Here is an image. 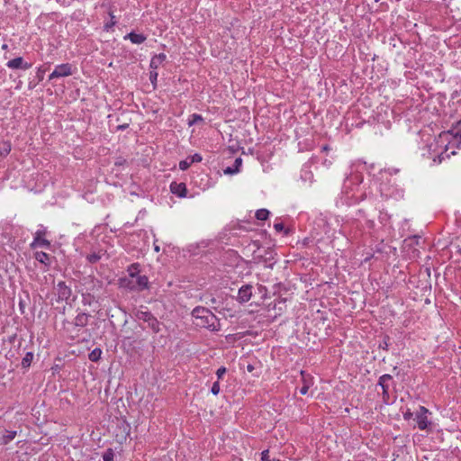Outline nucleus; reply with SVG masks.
<instances>
[{
  "label": "nucleus",
  "mask_w": 461,
  "mask_h": 461,
  "mask_svg": "<svg viewBox=\"0 0 461 461\" xmlns=\"http://www.w3.org/2000/svg\"><path fill=\"white\" fill-rule=\"evenodd\" d=\"M16 431L15 430H5V434L2 437V443L3 444H8L11 442L14 438L16 437Z\"/></svg>",
  "instance_id": "obj_23"
},
{
  "label": "nucleus",
  "mask_w": 461,
  "mask_h": 461,
  "mask_svg": "<svg viewBox=\"0 0 461 461\" xmlns=\"http://www.w3.org/2000/svg\"><path fill=\"white\" fill-rule=\"evenodd\" d=\"M274 229L277 232H281L284 230V224L282 222H275L274 223Z\"/></svg>",
  "instance_id": "obj_36"
},
{
  "label": "nucleus",
  "mask_w": 461,
  "mask_h": 461,
  "mask_svg": "<svg viewBox=\"0 0 461 461\" xmlns=\"http://www.w3.org/2000/svg\"><path fill=\"white\" fill-rule=\"evenodd\" d=\"M362 176L351 174L343 184L341 196L337 201V204L352 205L365 199L364 187L361 186Z\"/></svg>",
  "instance_id": "obj_2"
},
{
  "label": "nucleus",
  "mask_w": 461,
  "mask_h": 461,
  "mask_svg": "<svg viewBox=\"0 0 461 461\" xmlns=\"http://www.w3.org/2000/svg\"><path fill=\"white\" fill-rule=\"evenodd\" d=\"M110 16H111V19H112V22L105 24V29L107 30L108 28L113 26L115 23H116V21L114 20V15L113 14H110Z\"/></svg>",
  "instance_id": "obj_37"
},
{
  "label": "nucleus",
  "mask_w": 461,
  "mask_h": 461,
  "mask_svg": "<svg viewBox=\"0 0 461 461\" xmlns=\"http://www.w3.org/2000/svg\"><path fill=\"white\" fill-rule=\"evenodd\" d=\"M12 149L11 142L5 140L0 142V158L6 157Z\"/></svg>",
  "instance_id": "obj_22"
},
{
  "label": "nucleus",
  "mask_w": 461,
  "mask_h": 461,
  "mask_svg": "<svg viewBox=\"0 0 461 461\" xmlns=\"http://www.w3.org/2000/svg\"><path fill=\"white\" fill-rule=\"evenodd\" d=\"M203 119L202 117V115L198 114V113H193L189 119H188V125L189 126H192V125H194L196 124L197 122H202Z\"/></svg>",
  "instance_id": "obj_26"
},
{
  "label": "nucleus",
  "mask_w": 461,
  "mask_h": 461,
  "mask_svg": "<svg viewBox=\"0 0 461 461\" xmlns=\"http://www.w3.org/2000/svg\"><path fill=\"white\" fill-rule=\"evenodd\" d=\"M140 265L139 263H133L130 265L127 268L128 276L125 278H135L138 276H141L140 273Z\"/></svg>",
  "instance_id": "obj_19"
},
{
  "label": "nucleus",
  "mask_w": 461,
  "mask_h": 461,
  "mask_svg": "<svg viewBox=\"0 0 461 461\" xmlns=\"http://www.w3.org/2000/svg\"><path fill=\"white\" fill-rule=\"evenodd\" d=\"M167 56L164 53H159L151 58L149 67L152 69H157L166 60Z\"/></svg>",
  "instance_id": "obj_18"
},
{
  "label": "nucleus",
  "mask_w": 461,
  "mask_h": 461,
  "mask_svg": "<svg viewBox=\"0 0 461 461\" xmlns=\"http://www.w3.org/2000/svg\"><path fill=\"white\" fill-rule=\"evenodd\" d=\"M252 296V286L249 285H243L240 288L238 293V300L240 303H247Z\"/></svg>",
  "instance_id": "obj_14"
},
{
  "label": "nucleus",
  "mask_w": 461,
  "mask_h": 461,
  "mask_svg": "<svg viewBox=\"0 0 461 461\" xmlns=\"http://www.w3.org/2000/svg\"><path fill=\"white\" fill-rule=\"evenodd\" d=\"M120 129H125L126 128V125H122V126H119Z\"/></svg>",
  "instance_id": "obj_43"
},
{
  "label": "nucleus",
  "mask_w": 461,
  "mask_h": 461,
  "mask_svg": "<svg viewBox=\"0 0 461 461\" xmlns=\"http://www.w3.org/2000/svg\"><path fill=\"white\" fill-rule=\"evenodd\" d=\"M269 215V211L267 209H259L256 212V218L259 221H265Z\"/></svg>",
  "instance_id": "obj_25"
},
{
  "label": "nucleus",
  "mask_w": 461,
  "mask_h": 461,
  "mask_svg": "<svg viewBox=\"0 0 461 461\" xmlns=\"http://www.w3.org/2000/svg\"><path fill=\"white\" fill-rule=\"evenodd\" d=\"M211 393L214 395H217L220 393V384L219 382H214L212 388Z\"/></svg>",
  "instance_id": "obj_32"
},
{
  "label": "nucleus",
  "mask_w": 461,
  "mask_h": 461,
  "mask_svg": "<svg viewBox=\"0 0 461 461\" xmlns=\"http://www.w3.org/2000/svg\"><path fill=\"white\" fill-rule=\"evenodd\" d=\"M194 325L211 331H218L221 328L219 319L207 308L197 306L192 311Z\"/></svg>",
  "instance_id": "obj_4"
},
{
  "label": "nucleus",
  "mask_w": 461,
  "mask_h": 461,
  "mask_svg": "<svg viewBox=\"0 0 461 461\" xmlns=\"http://www.w3.org/2000/svg\"><path fill=\"white\" fill-rule=\"evenodd\" d=\"M55 290L59 301H67L71 295V289L65 284V282H59Z\"/></svg>",
  "instance_id": "obj_12"
},
{
  "label": "nucleus",
  "mask_w": 461,
  "mask_h": 461,
  "mask_svg": "<svg viewBox=\"0 0 461 461\" xmlns=\"http://www.w3.org/2000/svg\"><path fill=\"white\" fill-rule=\"evenodd\" d=\"M242 159L240 158H237L234 161V164L232 167H228L224 169V173L226 175H233L240 171V167H241Z\"/></svg>",
  "instance_id": "obj_21"
},
{
  "label": "nucleus",
  "mask_w": 461,
  "mask_h": 461,
  "mask_svg": "<svg viewBox=\"0 0 461 461\" xmlns=\"http://www.w3.org/2000/svg\"><path fill=\"white\" fill-rule=\"evenodd\" d=\"M411 416H412V413H411V411H407V412H405V413L403 414V418H404L405 420H409V419H411Z\"/></svg>",
  "instance_id": "obj_40"
},
{
  "label": "nucleus",
  "mask_w": 461,
  "mask_h": 461,
  "mask_svg": "<svg viewBox=\"0 0 461 461\" xmlns=\"http://www.w3.org/2000/svg\"><path fill=\"white\" fill-rule=\"evenodd\" d=\"M104 461H113V453L111 449L106 451L103 456Z\"/></svg>",
  "instance_id": "obj_30"
},
{
  "label": "nucleus",
  "mask_w": 461,
  "mask_h": 461,
  "mask_svg": "<svg viewBox=\"0 0 461 461\" xmlns=\"http://www.w3.org/2000/svg\"><path fill=\"white\" fill-rule=\"evenodd\" d=\"M460 252H461V249H460Z\"/></svg>",
  "instance_id": "obj_44"
},
{
  "label": "nucleus",
  "mask_w": 461,
  "mask_h": 461,
  "mask_svg": "<svg viewBox=\"0 0 461 461\" xmlns=\"http://www.w3.org/2000/svg\"><path fill=\"white\" fill-rule=\"evenodd\" d=\"M2 50H8V45H7L6 43H4V44L2 45Z\"/></svg>",
  "instance_id": "obj_42"
},
{
  "label": "nucleus",
  "mask_w": 461,
  "mask_h": 461,
  "mask_svg": "<svg viewBox=\"0 0 461 461\" xmlns=\"http://www.w3.org/2000/svg\"><path fill=\"white\" fill-rule=\"evenodd\" d=\"M33 359V354L32 352H27L24 357L22 360V365L23 367L30 366L32 361Z\"/></svg>",
  "instance_id": "obj_27"
},
{
  "label": "nucleus",
  "mask_w": 461,
  "mask_h": 461,
  "mask_svg": "<svg viewBox=\"0 0 461 461\" xmlns=\"http://www.w3.org/2000/svg\"><path fill=\"white\" fill-rule=\"evenodd\" d=\"M6 67L10 69H23L27 70L32 68V64L25 62L22 57H17L9 60Z\"/></svg>",
  "instance_id": "obj_11"
},
{
  "label": "nucleus",
  "mask_w": 461,
  "mask_h": 461,
  "mask_svg": "<svg viewBox=\"0 0 461 461\" xmlns=\"http://www.w3.org/2000/svg\"><path fill=\"white\" fill-rule=\"evenodd\" d=\"M100 259V256L96 253H92L87 256V260L90 263H95Z\"/></svg>",
  "instance_id": "obj_31"
},
{
  "label": "nucleus",
  "mask_w": 461,
  "mask_h": 461,
  "mask_svg": "<svg viewBox=\"0 0 461 461\" xmlns=\"http://www.w3.org/2000/svg\"><path fill=\"white\" fill-rule=\"evenodd\" d=\"M258 290H259V292H260V293H262V294H263L262 297H265V296H266V293H267V288H266V287H264V286H262V285H260V286L258 287Z\"/></svg>",
  "instance_id": "obj_39"
},
{
  "label": "nucleus",
  "mask_w": 461,
  "mask_h": 461,
  "mask_svg": "<svg viewBox=\"0 0 461 461\" xmlns=\"http://www.w3.org/2000/svg\"><path fill=\"white\" fill-rule=\"evenodd\" d=\"M73 74L72 65L69 63H63L57 65L53 72L49 76V80H52L59 77H68Z\"/></svg>",
  "instance_id": "obj_9"
},
{
  "label": "nucleus",
  "mask_w": 461,
  "mask_h": 461,
  "mask_svg": "<svg viewBox=\"0 0 461 461\" xmlns=\"http://www.w3.org/2000/svg\"><path fill=\"white\" fill-rule=\"evenodd\" d=\"M120 286L130 291H143L149 288L147 276H138L135 278H120Z\"/></svg>",
  "instance_id": "obj_5"
},
{
  "label": "nucleus",
  "mask_w": 461,
  "mask_h": 461,
  "mask_svg": "<svg viewBox=\"0 0 461 461\" xmlns=\"http://www.w3.org/2000/svg\"><path fill=\"white\" fill-rule=\"evenodd\" d=\"M170 191L173 194L180 198H185L187 195V188L185 183L172 182L170 184Z\"/></svg>",
  "instance_id": "obj_13"
},
{
  "label": "nucleus",
  "mask_w": 461,
  "mask_h": 461,
  "mask_svg": "<svg viewBox=\"0 0 461 461\" xmlns=\"http://www.w3.org/2000/svg\"><path fill=\"white\" fill-rule=\"evenodd\" d=\"M90 315L85 312L78 313L75 320L74 324L76 327L83 328L88 324Z\"/></svg>",
  "instance_id": "obj_17"
},
{
  "label": "nucleus",
  "mask_w": 461,
  "mask_h": 461,
  "mask_svg": "<svg viewBox=\"0 0 461 461\" xmlns=\"http://www.w3.org/2000/svg\"><path fill=\"white\" fill-rule=\"evenodd\" d=\"M392 375H383L382 376H380L379 378V381H378V385H380L383 389V394L384 395H387L388 394V382L392 380Z\"/></svg>",
  "instance_id": "obj_20"
},
{
  "label": "nucleus",
  "mask_w": 461,
  "mask_h": 461,
  "mask_svg": "<svg viewBox=\"0 0 461 461\" xmlns=\"http://www.w3.org/2000/svg\"><path fill=\"white\" fill-rule=\"evenodd\" d=\"M421 143L420 150L421 156L432 160V165L440 164L446 158H448L450 155H455L456 151L452 150L447 153L448 149V134L440 133L438 137L432 136L426 132L420 134Z\"/></svg>",
  "instance_id": "obj_1"
},
{
  "label": "nucleus",
  "mask_w": 461,
  "mask_h": 461,
  "mask_svg": "<svg viewBox=\"0 0 461 461\" xmlns=\"http://www.w3.org/2000/svg\"><path fill=\"white\" fill-rule=\"evenodd\" d=\"M123 39L129 40L133 44H141L147 40V37L142 33H136L131 32L126 34Z\"/></svg>",
  "instance_id": "obj_15"
},
{
  "label": "nucleus",
  "mask_w": 461,
  "mask_h": 461,
  "mask_svg": "<svg viewBox=\"0 0 461 461\" xmlns=\"http://www.w3.org/2000/svg\"><path fill=\"white\" fill-rule=\"evenodd\" d=\"M136 318L139 321L146 322L154 333H158L160 331V322L150 312L138 311L136 312Z\"/></svg>",
  "instance_id": "obj_6"
},
{
  "label": "nucleus",
  "mask_w": 461,
  "mask_h": 461,
  "mask_svg": "<svg viewBox=\"0 0 461 461\" xmlns=\"http://www.w3.org/2000/svg\"><path fill=\"white\" fill-rule=\"evenodd\" d=\"M191 161L189 158L185 159V160H182L179 162V168L182 170V171H185L190 166H191Z\"/></svg>",
  "instance_id": "obj_29"
},
{
  "label": "nucleus",
  "mask_w": 461,
  "mask_h": 461,
  "mask_svg": "<svg viewBox=\"0 0 461 461\" xmlns=\"http://www.w3.org/2000/svg\"><path fill=\"white\" fill-rule=\"evenodd\" d=\"M157 241H158L157 240H154V250H155L156 252H159L160 248H159V246L157 244Z\"/></svg>",
  "instance_id": "obj_41"
},
{
  "label": "nucleus",
  "mask_w": 461,
  "mask_h": 461,
  "mask_svg": "<svg viewBox=\"0 0 461 461\" xmlns=\"http://www.w3.org/2000/svg\"><path fill=\"white\" fill-rule=\"evenodd\" d=\"M158 72L153 69L149 72V80L151 82V84L154 86V87L156 86V84H157V80H158Z\"/></svg>",
  "instance_id": "obj_28"
},
{
  "label": "nucleus",
  "mask_w": 461,
  "mask_h": 461,
  "mask_svg": "<svg viewBox=\"0 0 461 461\" xmlns=\"http://www.w3.org/2000/svg\"><path fill=\"white\" fill-rule=\"evenodd\" d=\"M398 171L399 170L396 168H388L380 171L379 180H381V183L379 184V192L382 196L393 198L395 200L403 198L404 190L397 185H392L388 179V176L397 174Z\"/></svg>",
  "instance_id": "obj_3"
},
{
  "label": "nucleus",
  "mask_w": 461,
  "mask_h": 461,
  "mask_svg": "<svg viewBox=\"0 0 461 461\" xmlns=\"http://www.w3.org/2000/svg\"><path fill=\"white\" fill-rule=\"evenodd\" d=\"M101 355H102V350L100 348H96L89 353L88 357L92 362H97L101 358Z\"/></svg>",
  "instance_id": "obj_24"
},
{
  "label": "nucleus",
  "mask_w": 461,
  "mask_h": 461,
  "mask_svg": "<svg viewBox=\"0 0 461 461\" xmlns=\"http://www.w3.org/2000/svg\"><path fill=\"white\" fill-rule=\"evenodd\" d=\"M445 133L448 134V144L453 142V145L456 144L457 148L461 147V121L457 122L456 125Z\"/></svg>",
  "instance_id": "obj_10"
},
{
  "label": "nucleus",
  "mask_w": 461,
  "mask_h": 461,
  "mask_svg": "<svg viewBox=\"0 0 461 461\" xmlns=\"http://www.w3.org/2000/svg\"><path fill=\"white\" fill-rule=\"evenodd\" d=\"M47 234V230L45 227L41 226L34 233L33 240L30 244V247L32 249H35L38 247L50 249V242L44 238V236Z\"/></svg>",
  "instance_id": "obj_7"
},
{
  "label": "nucleus",
  "mask_w": 461,
  "mask_h": 461,
  "mask_svg": "<svg viewBox=\"0 0 461 461\" xmlns=\"http://www.w3.org/2000/svg\"><path fill=\"white\" fill-rule=\"evenodd\" d=\"M429 411L427 408L424 406H420L419 410L417 411L415 414V420L418 425V428L420 430L427 429L428 427L430 425V420H429Z\"/></svg>",
  "instance_id": "obj_8"
},
{
  "label": "nucleus",
  "mask_w": 461,
  "mask_h": 461,
  "mask_svg": "<svg viewBox=\"0 0 461 461\" xmlns=\"http://www.w3.org/2000/svg\"><path fill=\"white\" fill-rule=\"evenodd\" d=\"M191 163H194V162H200L202 161V156L200 154H194L193 155L191 158H189Z\"/></svg>",
  "instance_id": "obj_35"
},
{
  "label": "nucleus",
  "mask_w": 461,
  "mask_h": 461,
  "mask_svg": "<svg viewBox=\"0 0 461 461\" xmlns=\"http://www.w3.org/2000/svg\"><path fill=\"white\" fill-rule=\"evenodd\" d=\"M34 258L39 261L40 263L43 264L45 266L44 270H48L51 261L50 257L49 254L43 252V251H37L34 253Z\"/></svg>",
  "instance_id": "obj_16"
},
{
  "label": "nucleus",
  "mask_w": 461,
  "mask_h": 461,
  "mask_svg": "<svg viewBox=\"0 0 461 461\" xmlns=\"http://www.w3.org/2000/svg\"><path fill=\"white\" fill-rule=\"evenodd\" d=\"M261 460L262 461H277L276 459H273V460L269 459L268 450L262 451V453H261Z\"/></svg>",
  "instance_id": "obj_34"
},
{
  "label": "nucleus",
  "mask_w": 461,
  "mask_h": 461,
  "mask_svg": "<svg viewBox=\"0 0 461 461\" xmlns=\"http://www.w3.org/2000/svg\"><path fill=\"white\" fill-rule=\"evenodd\" d=\"M308 390H309V386H308V385H306V384H304L303 386H302V387L300 388V393H301L302 395H305V394L308 393Z\"/></svg>",
  "instance_id": "obj_38"
},
{
  "label": "nucleus",
  "mask_w": 461,
  "mask_h": 461,
  "mask_svg": "<svg viewBox=\"0 0 461 461\" xmlns=\"http://www.w3.org/2000/svg\"><path fill=\"white\" fill-rule=\"evenodd\" d=\"M225 373H226V368L224 366H221L220 368H218L216 371V375H217L218 380L221 379L222 376L225 375Z\"/></svg>",
  "instance_id": "obj_33"
}]
</instances>
